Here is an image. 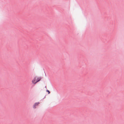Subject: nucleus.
I'll return each mask as SVG.
<instances>
[{
  "instance_id": "1",
  "label": "nucleus",
  "mask_w": 124,
  "mask_h": 124,
  "mask_svg": "<svg viewBox=\"0 0 124 124\" xmlns=\"http://www.w3.org/2000/svg\"><path fill=\"white\" fill-rule=\"evenodd\" d=\"M36 77H35L32 81V83L34 85L36 84L37 83L36 82Z\"/></svg>"
},
{
  "instance_id": "2",
  "label": "nucleus",
  "mask_w": 124,
  "mask_h": 124,
  "mask_svg": "<svg viewBox=\"0 0 124 124\" xmlns=\"http://www.w3.org/2000/svg\"><path fill=\"white\" fill-rule=\"evenodd\" d=\"M39 103V102H37L35 103L33 106V108L34 109L35 108H36V106H37Z\"/></svg>"
},
{
  "instance_id": "3",
  "label": "nucleus",
  "mask_w": 124,
  "mask_h": 124,
  "mask_svg": "<svg viewBox=\"0 0 124 124\" xmlns=\"http://www.w3.org/2000/svg\"><path fill=\"white\" fill-rule=\"evenodd\" d=\"M40 79L41 78H36V82H39L40 80Z\"/></svg>"
},
{
  "instance_id": "4",
  "label": "nucleus",
  "mask_w": 124,
  "mask_h": 124,
  "mask_svg": "<svg viewBox=\"0 0 124 124\" xmlns=\"http://www.w3.org/2000/svg\"><path fill=\"white\" fill-rule=\"evenodd\" d=\"M46 91L47 92H48V94H49L50 93V92L49 90H46Z\"/></svg>"
},
{
  "instance_id": "5",
  "label": "nucleus",
  "mask_w": 124,
  "mask_h": 124,
  "mask_svg": "<svg viewBox=\"0 0 124 124\" xmlns=\"http://www.w3.org/2000/svg\"><path fill=\"white\" fill-rule=\"evenodd\" d=\"M45 88H46V86H45Z\"/></svg>"
}]
</instances>
